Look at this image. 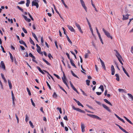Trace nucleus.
Here are the masks:
<instances>
[{"label":"nucleus","mask_w":133,"mask_h":133,"mask_svg":"<svg viewBox=\"0 0 133 133\" xmlns=\"http://www.w3.org/2000/svg\"><path fill=\"white\" fill-rule=\"evenodd\" d=\"M53 97L56 98L57 97V95L56 93L55 92L52 95Z\"/></svg>","instance_id":"nucleus-32"},{"label":"nucleus","mask_w":133,"mask_h":133,"mask_svg":"<svg viewBox=\"0 0 133 133\" xmlns=\"http://www.w3.org/2000/svg\"><path fill=\"white\" fill-rule=\"evenodd\" d=\"M26 5L27 7H28L30 3V0H26Z\"/></svg>","instance_id":"nucleus-26"},{"label":"nucleus","mask_w":133,"mask_h":133,"mask_svg":"<svg viewBox=\"0 0 133 133\" xmlns=\"http://www.w3.org/2000/svg\"><path fill=\"white\" fill-rule=\"evenodd\" d=\"M87 115L92 118L96 119L99 120H101V118L97 115L89 114H87Z\"/></svg>","instance_id":"nucleus-3"},{"label":"nucleus","mask_w":133,"mask_h":133,"mask_svg":"<svg viewBox=\"0 0 133 133\" xmlns=\"http://www.w3.org/2000/svg\"><path fill=\"white\" fill-rule=\"evenodd\" d=\"M9 54L10 56V58L11 60V62H13L14 61V59L12 55V54L10 52H9Z\"/></svg>","instance_id":"nucleus-24"},{"label":"nucleus","mask_w":133,"mask_h":133,"mask_svg":"<svg viewBox=\"0 0 133 133\" xmlns=\"http://www.w3.org/2000/svg\"><path fill=\"white\" fill-rule=\"evenodd\" d=\"M17 8L19 10H20L22 12H24L23 10L21 8H20V7H19L18 6H17Z\"/></svg>","instance_id":"nucleus-33"},{"label":"nucleus","mask_w":133,"mask_h":133,"mask_svg":"<svg viewBox=\"0 0 133 133\" xmlns=\"http://www.w3.org/2000/svg\"><path fill=\"white\" fill-rule=\"evenodd\" d=\"M128 95L129 96V97L131 98L132 100L133 99V96L131 94L129 93H128Z\"/></svg>","instance_id":"nucleus-27"},{"label":"nucleus","mask_w":133,"mask_h":133,"mask_svg":"<svg viewBox=\"0 0 133 133\" xmlns=\"http://www.w3.org/2000/svg\"><path fill=\"white\" fill-rule=\"evenodd\" d=\"M57 109L59 110L60 113L61 114L62 113V111L61 108L57 107Z\"/></svg>","instance_id":"nucleus-39"},{"label":"nucleus","mask_w":133,"mask_h":133,"mask_svg":"<svg viewBox=\"0 0 133 133\" xmlns=\"http://www.w3.org/2000/svg\"><path fill=\"white\" fill-rule=\"evenodd\" d=\"M86 82L87 84L89 86L90 85V81L88 79L86 80Z\"/></svg>","instance_id":"nucleus-35"},{"label":"nucleus","mask_w":133,"mask_h":133,"mask_svg":"<svg viewBox=\"0 0 133 133\" xmlns=\"http://www.w3.org/2000/svg\"><path fill=\"white\" fill-rule=\"evenodd\" d=\"M67 26L69 29L72 32H75V30L72 26L70 25H68Z\"/></svg>","instance_id":"nucleus-8"},{"label":"nucleus","mask_w":133,"mask_h":133,"mask_svg":"<svg viewBox=\"0 0 133 133\" xmlns=\"http://www.w3.org/2000/svg\"><path fill=\"white\" fill-rule=\"evenodd\" d=\"M62 79L63 80V83L64 84L66 83V78H63V77H62Z\"/></svg>","instance_id":"nucleus-43"},{"label":"nucleus","mask_w":133,"mask_h":133,"mask_svg":"<svg viewBox=\"0 0 133 133\" xmlns=\"http://www.w3.org/2000/svg\"><path fill=\"white\" fill-rule=\"evenodd\" d=\"M68 42L70 44H72V42L70 39L69 38L67 39Z\"/></svg>","instance_id":"nucleus-61"},{"label":"nucleus","mask_w":133,"mask_h":133,"mask_svg":"<svg viewBox=\"0 0 133 133\" xmlns=\"http://www.w3.org/2000/svg\"><path fill=\"white\" fill-rule=\"evenodd\" d=\"M25 2L24 1H21L18 3L19 4H24Z\"/></svg>","instance_id":"nucleus-50"},{"label":"nucleus","mask_w":133,"mask_h":133,"mask_svg":"<svg viewBox=\"0 0 133 133\" xmlns=\"http://www.w3.org/2000/svg\"><path fill=\"white\" fill-rule=\"evenodd\" d=\"M75 25L77 27V28L78 29V30L80 31V32L81 33H83V32L82 31L79 24H78L76 22L75 23Z\"/></svg>","instance_id":"nucleus-5"},{"label":"nucleus","mask_w":133,"mask_h":133,"mask_svg":"<svg viewBox=\"0 0 133 133\" xmlns=\"http://www.w3.org/2000/svg\"><path fill=\"white\" fill-rule=\"evenodd\" d=\"M1 75L2 78L4 80V81L5 82H7V81H6L5 78L4 77L3 74L2 73H1Z\"/></svg>","instance_id":"nucleus-19"},{"label":"nucleus","mask_w":133,"mask_h":133,"mask_svg":"<svg viewBox=\"0 0 133 133\" xmlns=\"http://www.w3.org/2000/svg\"><path fill=\"white\" fill-rule=\"evenodd\" d=\"M8 82L10 89H11L12 88V86L11 81L10 80H8Z\"/></svg>","instance_id":"nucleus-17"},{"label":"nucleus","mask_w":133,"mask_h":133,"mask_svg":"<svg viewBox=\"0 0 133 133\" xmlns=\"http://www.w3.org/2000/svg\"><path fill=\"white\" fill-rule=\"evenodd\" d=\"M81 91H82V92L83 94V95H85L86 96H87V95H86V94L84 92V91H83L82 89H81Z\"/></svg>","instance_id":"nucleus-53"},{"label":"nucleus","mask_w":133,"mask_h":133,"mask_svg":"<svg viewBox=\"0 0 133 133\" xmlns=\"http://www.w3.org/2000/svg\"><path fill=\"white\" fill-rule=\"evenodd\" d=\"M29 57H31L33 59H35V57L31 53H29Z\"/></svg>","instance_id":"nucleus-25"},{"label":"nucleus","mask_w":133,"mask_h":133,"mask_svg":"<svg viewBox=\"0 0 133 133\" xmlns=\"http://www.w3.org/2000/svg\"><path fill=\"white\" fill-rule=\"evenodd\" d=\"M118 90L119 92H126V90H124L122 89H118Z\"/></svg>","instance_id":"nucleus-20"},{"label":"nucleus","mask_w":133,"mask_h":133,"mask_svg":"<svg viewBox=\"0 0 133 133\" xmlns=\"http://www.w3.org/2000/svg\"><path fill=\"white\" fill-rule=\"evenodd\" d=\"M102 30L105 35L107 36L108 37L110 38L111 39H112V37L110 35V33L107 31L104 28H103Z\"/></svg>","instance_id":"nucleus-4"},{"label":"nucleus","mask_w":133,"mask_h":133,"mask_svg":"<svg viewBox=\"0 0 133 133\" xmlns=\"http://www.w3.org/2000/svg\"><path fill=\"white\" fill-rule=\"evenodd\" d=\"M99 88L100 89L102 92L104 91V88L103 85H100Z\"/></svg>","instance_id":"nucleus-30"},{"label":"nucleus","mask_w":133,"mask_h":133,"mask_svg":"<svg viewBox=\"0 0 133 133\" xmlns=\"http://www.w3.org/2000/svg\"><path fill=\"white\" fill-rule=\"evenodd\" d=\"M104 101L106 103L109 104L111 106H112V105L111 104V103L110 102L108 101V100L107 99H104Z\"/></svg>","instance_id":"nucleus-14"},{"label":"nucleus","mask_w":133,"mask_h":133,"mask_svg":"<svg viewBox=\"0 0 133 133\" xmlns=\"http://www.w3.org/2000/svg\"><path fill=\"white\" fill-rule=\"evenodd\" d=\"M32 35L33 36V37H34L36 39V40L38 42V39H37V38L36 35L34 33H32Z\"/></svg>","instance_id":"nucleus-21"},{"label":"nucleus","mask_w":133,"mask_h":133,"mask_svg":"<svg viewBox=\"0 0 133 133\" xmlns=\"http://www.w3.org/2000/svg\"><path fill=\"white\" fill-rule=\"evenodd\" d=\"M66 55H67V57H68V58L70 60V59H72L70 58V56H69V54L68 53H66Z\"/></svg>","instance_id":"nucleus-42"},{"label":"nucleus","mask_w":133,"mask_h":133,"mask_svg":"<svg viewBox=\"0 0 133 133\" xmlns=\"http://www.w3.org/2000/svg\"><path fill=\"white\" fill-rule=\"evenodd\" d=\"M39 1L38 0H33L32 3V6H36V8H38L39 7V5L38 3Z\"/></svg>","instance_id":"nucleus-2"},{"label":"nucleus","mask_w":133,"mask_h":133,"mask_svg":"<svg viewBox=\"0 0 133 133\" xmlns=\"http://www.w3.org/2000/svg\"><path fill=\"white\" fill-rule=\"evenodd\" d=\"M19 42L21 44H23L25 43V42L22 40L19 41Z\"/></svg>","instance_id":"nucleus-49"},{"label":"nucleus","mask_w":133,"mask_h":133,"mask_svg":"<svg viewBox=\"0 0 133 133\" xmlns=\"http://www.w3.org/2000/svg\"><path fill=\"white\" fill-rule=\"evenodd\" d=\"M129 15L127 14L125 15H123V19L124 20H125L128 19L129 17Z\"/></svg>","instance_id":"nucleus-12"},{"label":"nucleus","mask_w":133,"mask_h":133,"mask_svg":"<svg viewBox=\"0 0 133 133\" xmlns=\"http://www.w3.org/2000/svg\"><path fill=\"white\" fill-rule=\"evenodd\" d=\"M20 46L21 47V48L22 50H24L25 49L24 48L23 46H22L20 45Z\"/></svg>","instance_id":"nucleus-62"},{"label":"nucleus","mask_w":133,"mask_h":133,"mask_svg":"<svg viewBox=\"0 0 133 133\" xmlns=\"http://www.w3.org/2000/svg\"><path fill=\"white\" fill-rule=\"evenodd\" d=\"M114 51L116 52V56L117 58L118 59V61L122 65H123V64L122 61V56H121L118 53V52L117 51V50H114Z\"/></svg>","instance_id":"nucleus-1"},{"label":"nucleus","mask_w":133,"mask_h":133,"mask_svg":"<svg viewBox=\"0 0 133 133\" xmlns=\"http://www.w3.org/2000/svg\"><path fill=\"white\" fill-rule=\"evenodd\" d=\"M1 67L4 70H5V67L3 61H1Z\"/></svg>","instance_id":"nucleus-7"},{"label":"nucleus","mask_w":133,"mask_h":133,"mask_svg":"<svg viewBox=\"0 0 133 133\" xmlns=\"http://www.w3.org/2000/svg\"><path fill=\"white\" fill-rule=\"evenodd\" d=\"M29 124L30 125V126L32 128H34V125H33V124L32 123V122H31V121H30L29 122Z\"/></svg>","instance_id":"nucleus-36"},{"label":"nucleus","mask_w":133,"mask_h":133,"mask_svg":"<svg viewBox=\"0 0 133 133\" xmlns=\"http://www.w3.org/2000/svg\"><path fill=\"white\" fill-rule=\"evenodd\" d=\"M115 76L116 77V79L117 81H119V75L118 74H116Z\"/></svg>","instance_id":"nucleus-18"},{"label":"nucleus","mask_w":133,"mask_h":133,"mask_svg":"<svg viewBox=\"0 0 133 133\" xmlns=\"http://www.w3.org/2000/svg\"><path fill=\"white\" fill-rule=\"evenodd\" d=\"M63 118H64V119L65 120H68V119L67 116L66 115Z\"/></svg>","instance_id":"nucleus-59"},{"label":"nucleus","mask_w":133,"mask_h":133,"mask_svg":"<svg viewBox=\"0 0 133 133\" xmlns=\"http://www.w3.org/2000/svg\"><path fill=\"white\" fill-rule=\"evenodd\" d=\"M126 120L130 124H133V123H132L130 120H129L128 119H126Z\"/></svg>","instance_id":"nucleus-52"},{"label":"nucleus","mask_w":133,"mask_h":133,"mask_svg":"<svg viewBox=\"0 0 133 133\" xmlns=\"http://www.w3.org/2000/svg\"><path fill=\"white\" fill-rule=\"evenodd\" d=\"M111 74L113 75L115 74V69L113 65H111Z\"/></svg>","instance_id":"nucleus-6"},{"label":"nucleus","mask_w":133,"mask_h":133,"mask_svg":"<svg viewBox=\"0 0 133 133\" xmlns=\"http://www.w3.org/2000/svg\"><path fill=\"white\" fill-rule=\"evenodd\" d=\"M55 46L56 47V48L58 49V46L57 44V43L56 41H55Z\"/></svg>","instance_id":"nucleus-60"},{"label":"nucleus","mask_w":133,"mask_h":133,"mask_svg":"<svg viewBox=\"0 0 133 133\" xmlns=\"http://www.w3.org/2000/svg\"><path fill=\"white\" fill-rule=\"evenodd\" d=\"M86 105L89 108H90L92 109H93V107H92L89 106L87 104V105Z\"/></svg>","instance_id":"nucleus-57"},{"label":"nucleus","mask_w":133,"mask_h":133,"mask_svg":"<svg viewBox=\"0 0 133 133\" xmlns=\"http://www.w3.org/2000/svg\"><path fill=\"white\" fill-rule=\"evenodd\" d=\"M22 30L25 33H27V31L24 28H22Z\"/></svg>","instance_id":"nucleus-48"},{"label":"nucleus","mask_w":133,"mask_h":133,"mask_svg":"<svg viewBox=\"0 0 133 133\" xmlns=\"http://www.w3.org/2000/svg\"><path fill=\"white\" fill-rule=\"evenodd\" d=\"M31 102L32 103V105L33 106H34V107H35V103H34L33 101L32 100V99H31Z\"/></svg>","instance_id":"nucleus-45"},{"label":"nucleus","mask_w":133,"mask_h":133,"mask_svg":"<svg viewBox=\"0 0 133 133\" xmlns=\"http://www.w3.org/2000/svg\"><path fill=\"white\" fill-rule=\"evenodd\" d=\"M54 76H55L58 79H59L60 78L59 77L58 75H57V74H54Z\"/></svg>","instance_id":"nucleus-51"},{"label":"nucleus","mask_w":133,"mask_h":133,"mask_svg":"<svg viewBox=\"0 0 133 133\" xmlns=\"http://www.w3.org/2000/svg\"><path fill=\"white\" fill-rule=\"evenodd\" d=\"M48 56L49 58L50 59L51 58V57L52 58H53V57L52 56L51 54L49 53L48 55Z\"/></svg>","instance_id":"nucleus-47"},{"label":"nucleus","mask_w":133,"mask_h":133,"mask_svg":"<svg viewBox=\"0 0 133 133\" xmlns=\"http://www.w3.org/2000/svg\"><path fill=\"white\" fill-rule=\"evenodd\" d=\"M42 59L43 60V61L44 62H45L46 63V64H47L48 65H50V63H49L47 61L46 59H44V58H42Z\"/></svg>","instance_id":"nucleus-23"},{"label":"nucleus","mask_w":133,"mask_h":133,"mask_svg":"<svg viewBox=\"0 0 133 133\" xmlns=\"http://www.w3.org/2000/svg\"><path fill=\"white\" fill-rule=\"evenodd\" d=\"M72 108L73 109H74V110H76L78 111L79 112H80L81 109H79V108H76L74 106H73L72 107Z\"/></svg>","instance_id":"nucleus-16"},{"label":"nucleus","mask_w":133,"mask_h":133,"mask_svg":"<svg viewBox=\"0 0 133 133\" xmlns=\"http://www.w3.org/2000/svg\"><path fill=\"white\" fill-rule=\"evenodd\" d=\"M25 121L26 122H27L29 120V117L27 114L25 115Z\"/></svg>","instance_id":"nucleus-28"},{"label":"nucleus","mask_w":133,"mask_h":133,"mask_svg":"<svg viewBox=\"0 0 133 133\" xmlns=\"http://www.w3.org/2000/svg\"><path fill=\"white\" fill-rule=\"evenodd\" d=\"M15 116H16V117L17 120V123H19V118H18V116L16 114H15Z\"/></svg>","instance_id":"nucleus-40"},{"label":"nucleus","mask_w":133,"mask_h":133,"mask_svg":"<svg viewBox=\"0 0 133 133\" xmlns=\"http://www.w3.org/2000/svg\"><path fill=\"white\" fill-rule=\"evenodd\" d=\"M1 47L2 50V51L4 53H5L6 52L5 51L4 48L2 45L1 46Z\"/></svg>","instance_id":"nucleus-44"},{"label":"nucleus","mask_w":133,"mask_h":133,"mask_svg":"<svg viewBox=\"0 0 133 133\" xmlns=\"http://www.w3.org/2000/svg\"><path fill=\"white\" fill-rule=\"evenodd\" d=\"M83 8H84V9L85 10V11L87 12V8L86 6H85V5H84L82 6Z\"/></svg>","instance_id":"nucleus-41"},{"label":"nucleus","mask_w":133,"mask_h":133,"mask_svg":"<svg viewBox=\"0 0 133 133\" xmlns=\"http://www.w3.org/2000/svg\"><path fill=\"white\" fill-rule=\"evenodd\" d=\"M96 94L98 95H101V94L102 93V92H96Z\"/></svg>","instance_id":"nucleus-55"},{"label":"nucleus","mask_w":133,"mask_h":133,"mask_svg":"<svg viewBox=\"0 0 133 133\" xmlns=\"http://www.w3.org/2000/svg\"><path fill=\"white\" fill-rule=\"evenodd\" d=\"M36 46L37 47V49L36 50L37 51L38 53H40V51H41V47L39 46L38 44H36Z\"/></svg>","instance_id":"nucleus-9"},{"label":"nucleus","mask_w":133,"mask_h":133,"mask_svg":"<svg viewBox=\"0 0 133 133\" xmlns=\"http://www.w3.org/2000/svg\"><path fill=\"white\" fill-rule=\"evenodd\" d=\"M46 83H47V85L48 86V87L50 89H51V87L50 85H49V84L48 83L47 81H46Z\"/></svg>","instance_id":"nucleus-54"},{"label":"nucleus","mask_w":133,"mask_h":133,"mask_svg":"<svg viewBox=\"0 0 133 133\" xmlns=\"http://www.w3.org/2000/svg\"><path fill=\"white\" fill-rule=\"evenodd\" d=\"M80 1L82 6H84V5H85V4L83 0H80Z\"/></svg>","instance_id":"nucleus-37"},{"label":"nucleus","mask_w":133,"mask_h":133,"mask_svg":"<svg viewBox=\"0 0 133 133\" xmlns=\"http://www.w3.org/2000/svg\"><path fill=\"white\" fill-rule=\"evenodd\" d=\"M115 115L119 120H120V119H121V118H120L119 116H118L116 114H115Z\"/></svg>","instance_id":"nucleus-56"},{"label":"nucleus","mask_w":133,"mask_h":133,"mask_svg":"<svg viewBox=\"0 0 133 133\" xmlns=\"http://www.w3.org/2000/svg\"><path fill=\"white\" fill-rule=\"evenodd\" d=\"M119 128L123 132H125V133H129L128 132L126 131L125 129H123L122 127L121 126H120L119 125L118 126Z\"/></svg>","instance_id":"nucleus-11"},{"label":"nucleus","mask_w":133,"mask_h":133,"mask_svg":"<svg viewBox=\"0 0 133 133\" xmlns=\"http://www.w3.org/2000/svg\"><path fill=\"white\" fill-rule=\"evenodd\" d=\"M30 42L33 45H35V44L34 42L32 40V39H31V37H30Z\"/></svg>","instance_id":"nucleus-22"},{"label":"nucleus","mask_w":133,"mask_h":133,"mask_svg":"<svg viewBox=\"0 0 133 133\" xmlns=\"http://www.w3.org/2000/svg\"><path fill=\"white\" fill-rule=\"evenodd\" d=\"M105 109L109 112H110L111 111V110L109 109V108L107 106V107Z\"/></svg>","instance_id":"nucleus-46"},{"label":"nucleus","mask_w":133,"mask_h":133,"mask_svg":"<svg viewBox=\"0 0 133 133\" xmlns=\"http://www.w3.org/2000/svg\"><path fill=\"white\" fill-rule=\"evenodd\" d=\"M70 60V63H71V65L73 66H74L75 68H76V66L75 64H74V63L73 62L74 61L72 60V59H71Z\"/></svg>","instance_id":"nucleus-15"},{"label":"nucleus","mask_w":133,"mask_h":133,"mask_svg":"<svg viewBox=\"0 0 133 133\" xmlns=\"http://www.w3.org/2000/svg\"><path fill=\"white\" fill-rule=\"evenodd\" d=\"M71 72L73 76L77 78H78V76L74 73L72 71H71Z\"/></svg>","instance_id":"nucleus-34"},{"label":"nucleus","mask_w":133,"mask_h":133,"mask_svg":"<svg viewBox=\"0 0 133 133\" xmlns=\"http://www.w3.org/2000/svg\"><path fill=\"white\" fill-rule=\"evenodd\" d=\"M122 69L123 71H124V73L126 75L129 77V76L128 74V72H127L126 71L125 69V68L123 67V66H122Z\"/></svg>","instance_id":"nucleus-13"},{"label":"nucleus","mask_w":133,"mask_h":133,"mask_svg":"<svg viewBox=\"0 0 133 133\" xmlns=\"http://www.w3.org/2000/svg\"><path fill=\"white\" fill-rule=\"evenodd\" d=\"M81 129H82V132H84L85 130V126L84 125L82 124H81Z\"/></svg>","instance_id":"nucleus-10"},{"label":"nucleus","mask_w":133,"mask_h":133,"mask_svg":"<svg viewBox=\"0 0 133 133\" xmlns=\"http://www.w3.org/2000/svg\"><path fill=\"white\" fill-rule=\"evenodd\" d=\"M27 90L28 91V94L29 95H31V94L30 92V91L29 89L28 88H27Z\"/></svg>","instance_id":"nucleus-38"},{"label":"nucleus","mask_w":133,"mask_h":133,"mask_svg":"<svg viewBox=\"0 0 133 133\" xmlns=\"http://www.w3.org/2000/svg\"><path fill=\"white\" fill-rule=\"evenodd\" d=\"M99 38L101 42V43H102V44H103V42L102 41V39L101 37Z\"/></svg>","instance_id":"nucleus-63"},{"label":"nucleus","mask_w":133,"mask_h":133,"mask_svg":"<svg viewBox=\"0 0 133 133\" xmlns=\"http://www.w3.org/2000/svg\"><path fill=\"white\" fill-rule=\"evenodd\" d=\"M23 17L24 18V19H25V20L26 21V19L28 18L26 16H25V15H23Z\"/></svg>","instance_id":"nucleus-64"},{"label":"nucleus","mask_w":133,"mask_h":133,"mask_svg":"<svg viewBox=\"0 0 133 133\" xmlns=\"http://www.w3.org/2000/svg\"><path fill=\"white\" fill-rule=\"evenodd\" d=\"M102 66L103 68L104 69V70H106V68L105 67V65L104 62H102V63H101Z\"/></svg>","instance_id":"nucleus-31"},{"label":"nucleus","mask_w":133,"mask_h":133,"mask_svg":"<svg viewBox=\"0 0 133 133\" xmlns=\"http://www.w3.org/2000/svg\"><path fill=\"white\" fill-rule=\"evenodd\" d=\"M41 41L42 43H43L44 42V40L43 37H42L41 38Z\"/></svg>","instance_id":"nucleus-58"},{"label":"nucleus","mask_w":133,"mask_h":133,"mask_svg":"<svg viewBox=\"0 0 133 133\" xmlns=\"http://www.w3.org/2000/svg\"><path fill=\"white\" fill-rule=\"evenodd\" d=\"M61 1L62 2L63 4L64 5V6L65 7V8H68V7L67 6V5L65 4V2H64V1L63 0H61Z\"/></svg>","instance_id":"nucleus-29"}]
</instances>
